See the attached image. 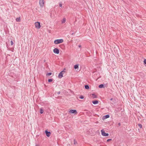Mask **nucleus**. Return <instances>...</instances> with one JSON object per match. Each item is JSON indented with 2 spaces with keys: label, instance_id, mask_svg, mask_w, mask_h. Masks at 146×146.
Listing matches in <instances>:
<instances>
[{
  "label": "nucleus",
  "instance_id": "obj_1",
  "mask_svg": "<svg viewBox=\"0 0 146 146\" xmlns=\"http://www.w3.org/2000/svg\"><path fill=\"white\" fill-rule=\"evenodd\" d=\"M63 42L62 39H56L54 41V43L56 44H58L62 43Z\"/></svg>",
  "mask_w": 146,
  "mask_h": 146
},
{
  "label": "nucleus",
  "instance_id": "obj_2",
  "mask_svg": "<svg viewBox=\"0 0 146 146\" xmlns=\"http://www.w3.org/2000/svg\"><path fill=\"white\" fill-rule=\"evenodd\" d=\"M35 27L37 29L40 28L41 26L40 25V23L39 22H36L35 23Z\"/></svg>",
  "mask_w": 146,
  "mask_h": 146
},
{
  "label": "nucleus",
  "instance_id": "obj_3",
  "mask_svg": "<svg viewBox=\"0 0 146 146\" xmlns=\"http://www.w3.org/2000/svg\"><path fill=\"white\" fill-rule=\"evenodd\" d=\"M102 135L104 136H108L109 135V134L106 133L105 132L104 129H102L101 130Z\"/></svg>",
  "mask_w": 146,
  "mask_h": 146
},
{
  "label": "nucleus",
  "instance_id": "obj_4",
  "mask_svg": "<svg viewBox=\"0 0 146 146\" xmlns=\"http://www.w3.org/2000/svg\"><path fill=\"white\" fill-rule=\"evenodd\" d=\"M44 3V0H40L39 4L41 7H43Z\"/></svg>",
  "mask_w": 146,
  "mask_h": 146
},
{
  "label": "nucleus",
  "instance_id": "obj_5",
  "mask_svg": "<svg viewBox=\"0 0 146 146\" xmlns=\"http://www.w3.org/2000/svg\"><path fill=\"white\" fill-rule=\"evenodd\" d=\"M45 133L46 136L48 137H49L51 135V132L50 131H48L47 130L45 131Z\"/></svg>",
  "mask_w": 146,
  "mask_h": 146
},
{
  "label": "nucleus",
  "instance_id": "obj_6",
  "mask_svg": "<svg viewBox=\"0 0 146 146\" xmlns=\"http://www.w3.org/2000/svg\"><path fill=\"white\" fill-rule=\"evenodd\" d=\"M65 72L64 71H62L60 72L59 74L58 77L59 78H61L63 77V74Z\"/></svg>",
  "mask_w": 146,
  "mask_h": 146
},
{
  "label": "nucleus",
  "instance_id": "obj_7",
  "mask_svg": "<svg viewBox=\"0 0 146 146\" xmlns=\"http://www.w3.org/2000/svg\"><path fill=\"white\" fill-rule=\"evenodd\" d=\"M53 52L54 53L58 54L59 53V50L58 48H55L54 49Z\"/></svg>",
  "mask_w": 146,
  "mask_h": 146
},
{
  "label": "nucleus",
  "instance_id": "obj_8",
  "mask_svg": "<svg viewBox=\"0 0 146 146\" xmlns=\"http://www.w3.org/2000/svg\"><path fill=\"white\" fill-rule=\"evenodd\" d=\"M69 112L71 113L76 114L77 113V111L76 110H71L69 111Z\"/></svg>",
  "mask_w": 146,
  "mask_h": 146
},
{
  "label": "nucleus",
  "instance_id": "obj_9",
  "mask_svg": "<svg viewBox=\"0 0 146 146\" xmlns=\"http://www.w3.org/2000/svg\"><path fill=\"white\" fill-rule=\"evenodd\" d=\"M110 117V115L108 114L103 116L102 117L103 119H105Z\"/></svg>",
  "mask_w": 146,
  "mask_h": 146
},
{
  "label": "nucleus",
  "instance_id": "obj_10",
  "mask_svg": "<svg viewBox=\"0 0 146 146\" xmlns=\"http://www.w3.org/2000/svg\"><path fill=\"white\" fill-rule=\"evenodd\" d=\"M106 85L104 84H102L100 85L99 86V87L100 88H104V86H106Z\"/></svg>",
  "mask_w": 146,
  "mask_h": 146
},
{
  "label": "nucleus",
  "instance_id": "obj_11",
  "mask_svg": "<svg viewBox=\"0 0 146 146\" xmlns=\"http://www.w3.org/2000/svg\"><path fill=\"white\" fill-rule=\"evenodd\" d=\"M92 103L94 104H96L98 103V101L97 100H94L92 101Z\"/></svg>",
  "mask_w": 146,
  "mask_h": 146
},
{
  "label": "nucleus",
  "instance_id": "obj_12",
  "mask_svg": "<svg viewBox=\"0 0 146 146\" xmlns=\"http://www.w3.org/2000/svg\"><path fill=\"white\" fill-rule=\"evenodd\" d=\"M79 68V64H76L74 66V68L75 69H78Z\"/></svg>",
  "mask_w": 146,
  "mask_h": 146
},
{
  "label": "nucleus",
  "instance_id": "obj_13",
  "mask_svg": "<svg viewBox=\"0 0 146 146\" xmlns=\"http://www.w3.org/2000/svg\"><path fill=\"white\" fill-rule=\"evenodd\" d=\"M91 95L93 96V98L94 99L96 98H97V96L96 95H95L94 93L92 94H91Z\"/></svg>",
  "mask_w": 146,
  "mask_h": 146
},
{
  "label": "nucleus",
  "instance_id": "obj_14",
  "mask_svg": "<svg viewBox=\"0 0 146 146\" xmlns=\"http://www.w3.org/2000/svg\"><path fill=\"white\" fill-rule=\"evenodd\" d=\"M85 88L86 89L88 90L89 89V87L88 85H85Z\"/></svg>",
  "mask_w": 146,
  "mask_h": 146
},
{
  "label": "nucleus",
  "instance_id": "obj_15",
  "mask_svg": "<svg viewBox=\"0 0 146 146\" xmlns=\"http://www.w3.org/2000/svg\"><path fill=\"white\" fill-rule=\"evenodd\" d=\"M66 19L65 18H64L62 20V23H64L65 22H66Z\"/></svg>",
  "mask_w": 146,
  "mask_h": 146
},
{
  "label": "nucleus",
  "instance_id": "obj_16",
  "mask_svg": "<svg viewBox=\"0 0 146 146\" xmlns=\"http://www.w3.org/2000/svg\"><path fill=\"white\" fill-rule=\"evenodd\" d=\"M16 21H17V22H20V21H21V20H20V17H18V18H17L16 19Z\"/></svg>",
  "mask_w": 146,
  "mask_h": 146
},
{
  "label": "nucleus",
  "instance_id": "obj_17",
  "mask_svg": "<svg viewBox=\"0 0 146 146\" xmlns=\"http://www.w3.org/2000/svg\"><path fill=\"white\" fill-rule=\"evenodd\" d=\"M136 86H142V85L140 83H136L135 84Z\"/></svg>",
  "mask_w": 146,
  "mask_h": 146
},
{
  "label": "nucleus",
  "instance_id": "obj_18",
  "mask_svg": "<svg viewBox=\"0 0 146 146\" xmlns=\"http://www.w3.org/2000/svg\"><path fill=\"white\" fill-rule=\"evenodd\" d=\"M44 112V110L42 108H41L40 110V113L41 114H42Z\"/></svg>",
  "mask_w": 146,
  "mask_h": 146
},
{
  "label": "nucleus",
  "instance_id": "obj_19",
  "mask_svg": "<svg viewBox=\"0 0 146 146\" xmlns=\"http://www.w3.org/2000/svg\"><path fill=\"white\" fill-rule=\"evenodd\" d=\"M138 126L140 127V128H141L142 127V125L141 124H138Z\"/></svg>",
  "mask_w": 146,
  "mask_h": 146
},
{
  "label": "nucleus",
  "instance_id": "obj_20",
  "mask_svg": "<svg viewBox=\"0 0 146 146\" xmlns=\"http://www.w3.org/2000/svg\"><path fill=\"white\" fill-rule=\"evenodd\" d=\"M79 98L81 99H83L84 98V96H83L81 95L79 96Z\"/></svg>",
  "mask_w": 146,
  "mask_h": 146
},
{
  "label": "nucleus",
  "instance_id": "obj_21",
  "mask_svg": "<svg viewBox=\"0 0 146 146\" xmlns=\"http://www.w3.org/2000/svg\"><path fill=\"white\" fill-rule=\"evenodd\" d=\"M51 74H52V73H51V72H49V73H48L46 74V75H48V76H50V75H51Z\"/></svg>",
  "mask_w": 146,
  "mask_h": 146
},
{
  "label": "nucleus",
  "instance_id": "obj_22",
  "mask_svg": "<svg viewBox=\"0 0 146 146\" xmlns=\"http://www.w3.org/2000/svg\"><path fill=\"white\" fill-rule=\"evenodd\" d=\"M76 143H77V141H76L75 139H74V144L75 145Z\"/></svg>",
  "mask_w": 146,
  "mask_h": 146
},
{
  "label": "nucleus",
  "instance_id": "obj_23",
  "mask_svg": "<svg viewBox=\"0 0 146 146\" xmlns=\"http://www.w3.org/2000/svg\"><path fill=\"white\" fill-rule=\"evenodd\" d=\"M52 81V79H49L48 80V82H51Z\"/></svg>",
  "mask_w": 146,
  "mask_h": 146
},
{
  "label": "nucleus",
  "instance_id": "obj_24",
  "mask_svg": "<svg viewBox=\"0 0 146 146\" xmlns=\"http://www.w3.org/2000/svg\"><path fill=\"white\" fill-rule=\"evenodd\" d=\"M143 62L144 64L145 65V66H146V59H145L144 60Z\"/></svg>",
  "mask_w": 146,
  "mask_h": 146
},
{
  "label": "nucleus",
  "instance_id": "obj_25",
  "mask_svg": "<svg viewBox=\"0 0 146 146\" xmlns=\"http://www.w3.org/2000/svg\"><path fill=\"white\" fill-rule=\"evenodd\" d=\"M62 5L61 2L59 3V6L60 7H62Z\"/></svg>",
  "mask_w": 146,
  "mask_h": 146
},
{
  "label": "nucleus",
  "instance_id": "obj_26",
  "mask_svg": "<svg viewBox=\"0 0 146 146\" xmlns=\"http://www.w3.org/2000/svg\"><path fill=\"white\" fill-rule=\"evenodd\" d=\"M10 43H11V45H13V41L11 40V41H10Z\"/></svg>",
  "mask_w": 146,
  "mask_h": 146
},
{
  "label": "nucleus",
  "instance_id": "obj_27",
  "mask_svg": "<svg viewBox=\"0 0 146 146\" xmlns=\"http://www.w3.org/2000/svg\"><path fill=\"white\" fill-rule=\"evenodd\" d=\"M111 140V139H108L107 140V142H109V141H110Z\"/></svg>",
  "mask_w": 146,
  "mask_h": 146
},
{
  "label": "nucleus",
  "instance_id": "obj_28",
  "mask_svg": "<svg viewBox=\"0 0 146 146\" xmlns=\"http://www.w3.org/2000/svg\"><path fill=\"white\" fill-rule=\"evenodd\" d=\"M60 91H59V92H57V94H58V95H59V94H60Z\"/></svg>",
  "mask_w": 146,
  "mask_h": 146
},
{
  "label": "nucleus",
  "instance_id": "obj_29",
  "mask_svg": "<svg viewBox=\"0 0 146 146\" xmlns=\"http://www.w3.org/2000/svg\"><path fill=\"white\" fill-rule=\"evenodd\" d=\"M118 125L119 126H120L121 125V123H118Z\"/></svg>",
  "mask_w": 146,
  "mask_h": 146
},
{
  "label": "nucleus",
  "instance_id": "obj_30",
  "mask_svg": "<svg viewBox=\"0 0 146 146\" xmlns=\"http://www.w3.org/2000/svg\"><path fill=\"white\" fill-rule=\"evenodd\" d=\"M81 47V46L80 45H78V47L79 48H80Z\"/></svg>",
  "mask_w": 146,
  "mask_h": 146
},
{
  "label": "nucleus",
  "instance_id": "obj_31",
  "mask_svg": "<svg viewBox=\"0 0 146 146\" xmlns=\"http://www.w3.org/2000/svg\"><path fill=\"white\" fill-rule=\"evenodd\" d=\"M35 146H39V145L37 144Z\"/></svg>",
  "mask_w": 146,
  "mask_h": 146
},
{
  "label": "nucleus",
  "instance_id": "obj_32",
  "mask_svg": "<svg viewBox=\"0 0 146 146\" xmlns=\"http://www.w3.org/2000/svg\"><path fill=\"white\" fill-rule=\"evenodd\" d=\"M113 99L112 98H111L110 99V100H113Z\"/></svg>",
  "mask_w": 146,
  "mask_h": 146
},
{
  "label": "nucleus",
  "instance_id": "obj_33",
  "mask_svg": "<svg viewBox=\"0 0 146 146\" xmlns=\"http://www.w3.org/2000/svg\"><path fill=\"white\" fill-rule=\"evenodd\" d=\"M44 86H46V85L45 84H44Z\"/></svg>",
  "mask_w": 146,
  "mask_h": 146
},
{
  "label": "nucleus",
  "instance_id": "obj_34",
  "mask_svg": "<svg viewBox=\"0 0 146 146\" xmlns=\"http://www.w3.org/2000/svg\"><path fill=\"white\" fill-rule=\"evenodd\" d=\"M74 34V33H73L72 34V35H73Z\"/></svg>",
  "mask_w": 146,
  "mask_h": 146
}]
</instances>
